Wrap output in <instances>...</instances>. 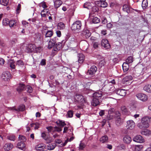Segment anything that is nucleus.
<instances>
[{"label": "nucleus", "mask_w": 151, "mask_h": 151, "mask_svg": "<svg viewBox=\"0 0 151 151\" xmlns=\"http://www.w3.org/2000/svg\"><path fill=\"white\" fill-rule=\"evenodd\" d=\"M150 119L148 117H143L141 120V122L137 124L138 127L140 129H143L148 127L149 126V123L150 122Z\"/></svg>", "instance_id": "obj_1"}, {"label": "nucleus", "mask_w": 151, "mask_h": 151, "mask_svg": "<svg viewBox=\"0 0 151 151\" xmlns=\"http://www.w3.org/2000/svg\"><path fill=\"white\" fill-rule=\"evenodd\" d=\"M81 23L80 21H76L72 25L71 29L72 31H78L81 29Z\"/></svg>", "instance_id": "obj_2"}, {"label": "nucleus", "mask_w": 151, "mask_h": 151, "mask_svg": "<svg viewBox=\"0 0 151 151\" xmlns=\"http://www.w3.org/2000/svg\"><path fill=\"white\" fill-rule=\"evenodd\" d=\"M97 69V68L96 66L94 65L92 66L90 69L88 70L87 72V74L93 77Z\"/></svg>", "instance_id": "obj_3"}, {"label": "nucleus", "mask_w": 151, "mask_h": 151, "mask_svg": "<svg viewBox=\"0 0 151 151\" xmlns=\"http://www.w3.org/2000/svg\"><path fill=\"white\" fill-rule=\"evenodd\" d=\"M80 45L81 50L83 51H86L89 45L87 42L85 40L81 42Z\"/></svg>", "instance_id": "obj_4"}, {"label": "nucleus", "mask_w": 151, "mask_h": 151, "mask_svg": "<svg viewBox=\"0 0 151 151\" xmlns=\"http://www.w3.org/2000/svg\"><path fill=\"white\" fill-rule=\"evenodd\" d=\"M11 76L10 73L9 72L6 71L3 73L1 75V78L4 81H7L9 79V78Z\"/></svg>", "instance_id": "obj_5"}, {"label": "nucleus", "mask_w": 151, "mask_h": 151, "mask_svg": "<svg viewBox=\"0 0 151 151\" xmlns=\"http://www.w3.org/2000/svg\"><path fill=\"white\" fill-rule=\"evenodd\" d=\"M91 35V33L87 29H84L82 32L81 35L84 38H88L90 37Z\"/></svg>", "instance_id": "obj_6"}, {"label": "nucleus", "mask_w": 151, "mask_h": 151, "mask_svg": "<svg viewBox=\"0 0 151 151\" xmlns=\"http://www.w3.org/2000/svg\"><path fill=\"white\" fill-rule=\"evenodd\" d=\"M136 97L138 99L143 101H145L147 100V96L144 93H140L136 94Z\"/></svg>", "instance_id": "obj_7"}, {"label": "nucleus", "mask_w": 151, "mask_h": 151, "mask_svg": "<svg viewBox=\"0 0 151 151\" xmlns=\"http://www.w3.org/2000/svg\"><path fill=\"white\" fill-rule=\"evenodd\" d=\"M135 124L134 121L132 120H129L127 122L126 128L128 129L132 130L135 127Z\"/></svg>", "instance_id": "obj_8"}, {"label": "nucleus", "mask_w": 151, "mask_h": 151, "mask_svg": "<svg viewBox=\"0 0 151 151\" xmlns=\"http://www.w3.org/2000/svg\"><path fill=\"white\" fill-rule=\"evenodd\" d=\"M104 88H103L101 90H99L94 93L93 94V97L98 99L101 98L102 95H104L106 93L105 92H103L102 91Z\"/></svg>", "instance_id": "obj_9"}, {"label": "nucleus", "mask_w": 151, "mask_h": 151, "mask_svg": "<svg viewBox=\"0 0 151 151\" xmlns=\"http://www.w3.org/2000/svg\"><path fill=\"white\" fill-rule=\"evenodd\" d=\"M76 100L78 102H81L82 103L86 102L85 99L83 98V96L80 94H76L75 96Z\"/></svg>", "instance_id": "obj_10"}, {"label": "nucleus", "mask_w": 151, "mask_h": 151, "mask_svg": "<svg viewBox=\"0 0 151 151\" xmlns=\"http://www.w3.org/2000/svg\"><path fill=\"white\" fill-rule=\"evenodd\" d=\"M35 45L33 44H29L27 47L26 51L28 53H31L34 51L35 50Z\"/></svg>", "instance_id": "obj_11"}, {"label": "nucleus", "mask_w": 151, "mask_h": 151, "mask_svg": "<svg viewBox=\"0 0 151 151\" xmlns=\"http://www.w3.org/2000/svg\"><path fill=\"white\" fill-rule=\"evenodd\" d=\"M101 44L102 47H103L106 49H108L110 47V45L109 42V41L106 39H103L101 42Z\"/></svg>", "instance_id": "obj_12"}, {"label": "nucleus", "mask_w": 151, "mask_h": 151, "mask_svg": "<svg viewBox=\"0 0 151 151\" xmlns=\"http://www.w3.org/2000/svg\"><path fill=\"white\" fill-rule=\"evenodd\" d=\"M25 106L24 105L22 104L19 105L17 108H16L15 106L10 107L11 109L14 110L16 111H23L25 109Z\"/></svg>", "instance_id": "obj_13"}, {"label": "nucleus", "mask_w": 151, "mask_h": 151, "mask_svg": "<svg viewBox=\"0 0 151 151\" xmlns=\"http://www.w3.org/2000/svg\"><path fill=\"white\" fill-rule=\"evenodd\" d=\"M46 146L43 143L39 144L35 146V149L38 151H41L45 149Z\"/></svg>", "instance_id": "obj_14"}, {"label": "nucleus", "mask_w": 151, "mask_h": 151, "mask_svg": "<svg viewBox=\"0 0 151 151\" xmlns=\"http://www.w3.org/2000/svg\"><path fill=\"white\" fill-rule=\"evenodd\" d=\"M13 147L12 144L10 142L6 143L4 146L3 148L5 150L9 151Z\"/></svg>", "instance_id": "obj_15"}, {"label": "nucleus", "mask_w": 151, "mask_h": 151, "mask_svg": "<svg viewBox=\"0 0 151 151\" xmlns=\"http://www.w3.org/2000/svg\"><path fill=\"white\" fill-rule=\"evenodd\" d=\"M25 89V86L23 83H19L17 88V91L19 93H21Z\"/></svg>", "instance_id": "obj_16"}, {"label": "nucleus", "mask_w": 151, "mask_h": 151, "mask_svg": "<svg viewBox=\"0 0 151 151\" xmlns=\"http://www.w3.org/2000/svg\"><path fill=\"white\" fill-rule=\"evenodd\" d=\"M134 142H145V139L143 137L140 135H137L133 139Z\"/></svg>", "instance_id": "obj_17"}, {"label": "nucleus", "mask_w": 151, "mask_h": 151, "mask_svg": "<svg viewBox=\"0 0 151 151\" xmlns=\"http://www.w3.org/2000/svg\"><path fill=\"white\" fill-rule=\"evenodd\" d=\"M116 93L122 96H125L126 93V91L123 89H119L115 91Z\"/></svg>", "instance_id": "obj_18"}, {"label": "nucleus", "mask_w": 151, "mask_h": 151, "mask_svg": "<svg viewBox=\"0 0 151 151\" xmlns=\"http://www.w3.org/2000/svg\"><path fill=\"white\" fill-rule=\"evenodd\" d=\"M63 45L62 42H59L56 43L55 47H53V50L55 51L60 50L62 48Z\"/></svg>", "instance_id": "obj_19"}, {"label": "nucleus", "mask_w": 151, "mask_h": 151, "mask_svg": "<svg viewBox=\"0 0 151 151\" xmlns=\"http://www.w3.org/2000/svg\"><path fill=\"white\" fill-rule=\"evenodd\" d=\"M78 61L79 63H81L84 60L85 56L82 53H79L78 54Z\"/></svg>", "instance_id": "obj_20"}, {"label": "nucleus", "mask_w": 151, "mask_h": 151, "mask_svg": "<svg viewBox=\"0 0 151 151\" xmlns=\"http://www.w3.org/2000/svg\"><path fill=\"white\" fill-rule=\"evenodd\" d=\"M17 147L20 149L23 150L25 149L26 145L24 142H18Z\"/></svg>", "instance_id": "obj_21"}, {"label": "nucleus", "mask_w": 151, "mask_h": 151, "mask_svg": "<svg viewBox=\"0 0 151 151\" xmlns=\"http://www.w3.org/2000/svg\"><path fill=\"white\" fill-rule=\"evenodd\" d=\"M96 4H97L99 6L103 8L106 7L107 6V4L105 1L96 2Z\"/></svg>", "instance_id": "obj_22"}, {"label": "nucleus", "mask_w": 151, "mask_h": 151, "mask_svg": "<svg viewBox=\"0 0 151 151\" xmlns=\"http://www.w3.org/2000/svg\"><path fill=\"white\" fill-rule=\"evenodd\" d=\"M99 101L97 98L93 97V100L91 102V105L93 106H96L99 104Z\"/></svg>", "instance_id": "obj_23"}, {"label": "nucleus", "mask_w": 151, "mask_h": 151, "mask_svg": "<svg viewBox=\"0 0 151 151\" xmlns=\"http://www.w3.org/2000/svg\"><path fill=\"white\" fill-rule=\"evenodd\" d=\"M122 66L124 72H126L129 70V66L127 63H124L122 65Z\"/></svg>", "instance_id": "obj_24"}, {"label": "nucleus", "mask_w": 151, "mask_h": 151, "mask_svg": "<svg viewBox=\"0 0 151 151\" xmlns=\"http://www.w3.org/2000/svg\"><path fill=\"white\" fill-rule=\"evenodd\" d=\"M132 78L131 76H126L123 78L122 81V82L124 83H125L132 80Z\"/></svg>", "instance_id": "obj_25"}, {"label": "nucleus", "mask_w": 151, "mask_h": 151, "mask_svg": "<svg viewBox=\"0 0 151 151\" xmlns=\"http://www.w3.org/2000/svg\"><path fill=\"white\" fill-rule=\"evenodd\" d=\"M143 90L148 93H151V85H146L143 87Z\"/></svg>", "instance_id": "obj_26"}, {"label": "nucleus", "mask_w": 151, "mask_h": 151, "mask_svg": "<svg viewBox=\"0 0 151 151\" xmlns=\"http://www.w3.org/2000/svg\"><path fill=\"white\" fill-rule=\"evenodd\" d=\"M57 145L55 143L53 144H49L47 145V149L48 150H53Z\"/></svg>", "instance_id": "obj_27"}, {"label": "nucleus", "mask_w": 151, "mask_h": 151, "mask_svg": "<svg viewBox=\"0 0 151 151\" xmlns=\"http://www.w3.org/2000/svg\"><path fill=\"white\" fill-rule=\"evenodd\" d=\"M57 27L58 29H63L65 28V25L63 23L60 22L58 23Z\"/></svg>", "instance_id": "obj_28"}, {"label": "nucleus", "mask_w": 151, "mask_h": 151, "mask_svg": "<svg viewBox=\"0 0 151 151\" xmlns=\"http://www.w3.org/2000/svg\"><path fill=\"white\" fill-rule=\"evenodd\" d=\"M62 2L60 0H56L54 2V5L55 7L58 8L62 4Z\"/></svg>", "instance_id": "obj_29"}, {"label": "nucleus", "mask_w": 151, "mask_h": 151, "mask_svg": "<svg viewBox=\"0 0 151 151\" xmlns=\"http://www.w3.org/2000/svg\"><path fill=\"white\" fill-rule=\"evenodd\" d=\"M53 34V31L52 30H48L45 34V37H50L52 36Z\"/></svg>", "instance_id": "obj_30"}, {"label": "nucleus", "mask_w": 151, "mask_h": 151, "mask_svg": "<svg viewBox=\"0 0 151 151\" xmlns=\"http://www.w3.org/2000/svg\"><path fill=\"white\" fill-rule=\"evenodd\" d=\"M115 120L116 124L118 126H120L122 124L121 117L115 119Z\"/></svg>", "instance_id": "obj_31"}, {"label": "nucleus", "mask_w": 151, "mask_h": 151, "mask_svg": "<svg viewBox=\"0 0 151 151\" xmlns=\"http://www.w3.org/2000/svg\"><path fill=\"white\" fill-rule=\"evenodd\" d=\"M148 1L147 0H143L142 1V7L143 9H145L147 7Z\"/></svg>", "instance_id": "obj_32"}, {"label": "nucleus", "mask_w": 151, "mask_h": 151, "mask_svg": "<svg viewBox=\"0 0 151 151\" xmlns=\"http://www.w3.org/2000/svg\"><path fill=\"white\" fill-rule=\"evenodd\" d=\"M141 134L145 135H147L151 134V131L149 130L145 129L143 131L141 132Z\"/></svg>", "instance_id": "obj_33"}, {"label": "nucleus", "mask_w": 151, "mask_h": 151, "mask_svg": "<svg viewBox=\"0 0 151 151\" xmlns=\"http://www.w3.org/2000/svg\"><path fill=\"white\" fill-rule=\"evenodd\" d=\"M143 148V146L142 145H136L135 146V151H140Z\"/></svg>", "instance_id": "obj_34"}, {"label": "nucleus", "mask_w": 151, "mask_h": 151, "mask_svg": "<svg viewBox=\"0 0 151 151\" xmlns=\"http://www.w3.org/2000/svg\"><path fill=\"white\" fill-rule=\"evenodd\" d=\"M123 11L127 12L128 13H129L130 12L129 8L128 6L126 4H125L123 6Z\"/></svg>", "instance_id": "obj_35"}, {"label": "nucleus", "mask_w": 151, "mask_h": 151, "mask_svg": "<svg viewBox=\"0 0 151 151\" xmlns=\"http://www.w3.org/2000/svg\"><path fill=\"white\" fill-rule=\"evenodd\" d=\"M123 140L124 142H131V137L129 135H126L123 138Z\"/></svg>", "instance_id": "obj_36"}, {"label": "nucleus", "mask_w": 151, "mask_h": 151, "mask_svg": "<svg viewBox=\"0 0 151 151\" xmlns=\"http://www.w3.org/2000/svg\"><path fill=\"white\" fill-rule=\"evenodd\" d=\"M9 0H0V3L1 4L4 6H7L9 3Z\"/></svg>", "instance_id": "obj_37"}, {"label": "nucleus", "mask_w": 151, "mask_h": 151, "mask_svg": "<svg viewBox=\"0 0 151 151\" xmlns=\"http://www.w3.org/2000/svg\"><path fill=\"white\" fill-rule=\"evenodd\" d=\"M114 119L121 117V114L119 111H115L114 112Z\"/></svg>", "instance_id": "obj_38"}, {"label": "nucleus", "mask_w": 151, "mask_h": 151, "mask_svg": "<svg viewBox=\"0 0 151 151\" xmlns=\"http://www.w3.org/2000/svg\"><path fill=\"white\" fill-rule=\"evenodd\" d=\"M19 139L21 142H26L27 140L26 138L24 136L21 135H19Z\"/></svg>", "instance_id": "obj_39"}, {"label": "nucleus", "mask_w": 151, "mask_h": 151, "mask_svg": "<svg viewBox=\"0 0 151 151\" xmlns=\"http://www.w3.org/2000/svg\"><path fill=\"white\" fill-rule=\"evenodd\" d=\"M126 63H127L128 64L131 63L133 61V58L132 56H130L126 59Z\"/></svg>", "instance_id": "obj_40"}, {"label": "nucleus", "mask_w": 151, "mask_h": 151, "mask_svg": "<svg viewBox=\"0 0 151 151\" xmlns=\"http://www.w3.org/2000/svg\"><path fill=\"white\" fill-rule=\"evenodd\" d=\"M100 22V19L99 18L97 17H95L93 18L92 20V22L93 23L97 24L98 23Z\"/></svg>", "instance_id": "obj_41"}, {"label": "nucleus", "mask_w": 151, "mask_h": 151, "mask_svg": "<svg viewBox=\"0 0 151 151\" xmlns=\"http://www.w3.org/2000/svg\"><path fill=\"white\" fill-rule=\"evenodd\" d=\"M9 23V20L7 18H5L3 19L2 22L3 25L4 26L7 25Z\"/></svg>", "instance_id": "obj_42"}, {"label": "nucleus", "mask_w": 151, "mask_h": 151, "mask_svg": "<svg viewBox=\"0 0 151 151\" xmlns=\"http://www.w3.org/2000/svg\"><path fill=\"white\" fill-rule=\"evenodd\" d=\"M114 118L113 115L112 114H109L107 115V116L106 117V119L107 120H110L113 119Z\"/></svg>", "instance_id": "obj_43"}, {"label": "nucleus", "mask_w": 151, "mask_h": 151, "mask_svg": "<svg viewBox=\"0 0 151 151\" xmlns=\"http://www.w3.org/2000/svg\"><path fill=\"white\" fill-rule=\"evenodd\" d=\"M56 143V144H58V147H63L65 146L67 142H64V143H63V142H55Z\"/></svg>", "instance_id": "obj_44"}, {"label": "nucleus", "mask_w": 151, "mask_h": 151, "mask_svg": "<svg viewBox=\"0 0 151 151\" xmlns=\"http://www.w3.org/2000/svg\"><path fill=\"white\" fill-rule=\"evenodd\" d=\"M16 22L15 20H11L10 21H9V26L10 27H13L15 24H16Z\"/></svg>", "instance_id": "obj_45"}, {"label": "nucleus", "mask_w": 151, "mask_h": 151, "mask_svg": "<svg viewBox=\"0 0 151 151\" xmlns=\"http://www.w3.org/2000/svg\"><path fill=\"white\" fill-rule=\"evenodd\" d=\"M105 63L106 62H105L104 58V59H102L100 61L99 63V66L101 67L104 66Z\"/></svg>", "instance_id": "obj_46"}, {"label": "nucleus", "mask_w": 151, "mask_h": 151, "mask_svg": "<svg viewBox=\"0 0 151 151\" xmlns=\"http://www.w3.org/2000/svg\"><path fill=\"white\" fill-rule=\"evenodd\" d=\"M25 88L27 89V91L29 93H32V92L33 90L32 87L29 86H27L25 87Z\"/></svg>", "instance_id": "obj_47"}, {"label": "nucleus", "mask_w": 151, "mask_h": 151, "mask_svg": "<svg viewBox=\"0 0 151 151\" xmlns=\"http://www.w3.org/2000/svg\"><path fill=\"white\" fill-rule=\"evenodd\" d=\"M91 4L89 3H86L83 5V7L88 9H90L91 8V6L90 5Z\"/></svg>", "instance_id": "obj_48"}, {"label": "nucleus", "mask_w": 151, "mask_h": 151, "mask_svg": "<svg viewBox=\"0 0 151 151\" xmlns=\"http://www.w3.org/2000/svg\"><path fill=\"white\" fill-rule=\"evenodd\" d=\"M108 139L107 136H104L102 137L100 139V142H106Z\"/></svg>", "instance_id": "obj_49"}, {"label": "nucleus", "mask_w": 151, "mask_h": 151, "mask_svg": "<svg viewBox=\"0 0 151 151\" xmlns=\"http://www.w3.org/2000/svg\"><path fill=\"white\" fill-rule=\"evenodd\" d=\"M55 45L50 40L48 42V49H50L54 46H55Z\"/></svg>", "instance_id": "obj_50"}, {"label": "nucleus", "mask_w": 151, "mask_h": 151, "mask_svg": "<svg viewBox=\"0 0 151 151\" xmlns=\"http://www.w3.org/2000/svg\"><path fill=\"white\" fill-rule=\"evenodd\" d=\"M134 32V31L132 30H130L129 31L128 34L127 35V40L128 39H130L132 37L131 35H132V33Z\"/></svg>", "instance_id": "obj_51"}, {"label": "nucleus", "mask_w": 151, "mask_h": 151, "mask_svg": "<svg viewBox=\"0 0 151 151\" xmlns=\"http://www.w3.org/2000/svg\"><path fill=\"white\" fill-rule=\"evenodd\" d=\"M15 136L14 135L9 136L7 137V138L8 139L13 141L15 140Z\"/></svg>", "instance_id": "obj_52"}, {"label": "nucleus", "mask_w": 151, "mask_h": 151, "mask_svg": "<svg viewBox=\"0 0 151 151\" xmlns=\"http://www.w3.org/2000/svg\"><path fill=\"white\" fill-rule=\"evenodd\" d=\"M68 115V117H72L73 116V112L72 110H69L68 111L67 113Z\"/></svg>", "instance_id": "obj_53"}, {"label": "nucleus", "mask_w": 151, "mask_h": 151, "mask_svg": "<svg viewBox=\"0 0 151 151\" xmlns=\"http://www.w3.org/2000/svg\"><path fill=\"white\" fill-rule=\"evenodd\" d=\"M98 7L96 6H93L92 8V10L93 12H97L98 11Z\"/></svg>", "instance_id": "obj_54"}, {"label": "nucleus", "mask_w": 151, "mask_h": 151, "mask_svg": "<svg viewBox=\"0 0 151 151\" xmlns=\"http://www.w3.org/2000/svg\"><path fill=\"white\" fill-rule=\"evenodd\" d=\"M35 49L34 51V52H40L41 49V47H36V46L35 45Z\"/></svg>", "instance_id": "obj_55"}, {"label": "nucleus", "mask_w": 151, "mask_h": 151, "mask_svg": "<svg viewBox=\"0 0 151 151\" xmlns=\"http://www.w3.org/2000/svg\"><path fill=\"white\" fill-rule=\"evenodd\" d=\"M46 64V60L45 59H42L41 60L40 65H41L45 66Z\"/></svg>", "instance_id": "obj_56"}, {"label": "nucleus", "mask_w": 151, "mask_h": 151, "mask_svg": "<svg viewBox=\"0 0 151 151\" xmlns=\"http://www.w3.org/2000/svg\"><path fill=\"white\" fill-rule=\"evenodd\" d=\"M54 128L55 129L54 130V131H55L60 132L62 130L61 127H59L55 126V127H54Z\"/></svg>", "instance_id": "obj_57"}, {"label": "nucleus", "mask_w": 151, "mask_h": 151, "mask_svg": "<svg viewBox=\"0 0 151 151\" xmlns=\"http://www.w3.org/2000/svg\"><path fill=\"white\" fill-rule=\"evenodd\" d=\"M86 145L85 144L83 143V142H81L80 145V148L81 149H83L85 147Z\"/></svg>", "instance_id": "obj_58"}, {"label": "nucleus", "mask_w": 151, "mask_h": 151, "mask_svg": "<svg viewBox=\"0 0 151 151\" xmlns=\"http://www.w3.org/2000/svg\"><path fill=\"white\" fill-rule=\"evenodd\" d=\"M59 123H60V126H61L62 127H64L66 124L64 122H62L61 120L59 121Z\"/></svg>", "instance_id": "obj_59"}, {"label": "nucleus", "mask_w": 151, "mask_h": 151, "mask_svg": "<svg viewBox=\"0 0 151 151\" xmlns=\"http://www.w3.org/2000/svg\"><path fill=\"white\" fill-rule=\"evenodd\" d=\"M24 64L23 62L21 60H18L17 61L16 63V65H18V66Z\"/></svg>", "instance_id": "obj_60"}, {"label": "nucleus", "mask_w": 151, "mask_h": 151, "mask_svg": "<svg viewBox=\"0 0 151 151\" xmlns=\"http://www.w3.org/2000/svg\"><path fill=\"white\" fill-rule=\"evenodd\" d=\"M117 147L118 149L122 150L124 149L125 148V146L124 145L122 144L118 146Z\"/></svg>", "instance_id": "obj_61"}, {"label": "nucleus", "mask_w": 151, "mask_h": 151, "mask_svg": "<svg viewBox=\"0 0 151 151\" xmlns=\"http://www.w3.org/2000/svg\"><path fill=\"white\" fill-rule=\"evenodd\" d=\"M128 129L127 128H123L122 130V132L124 134H128Z\"/></svg>", "instance_id": "obj_62"}, {"label": "nucleus", "mask_w": 151, "mask_h": 151, "mask_svg": "<svg viewBox=\"0 0 151 151\" xmlns=\"http://www.w3.org/2000/svg\"><path fill=\"white\" fill-rule=\"evenodd\" d=\"M102 23L103 24H105L107 23V21L106 18L105 17H103L102 18Z\"/></svg>", "instance_id": "obj_63"}, {"label": "nucleus", "mask_w": 151, "mask_h": 151, "mask_svg": "<svg viewBox=\"0 0 151 151\" xmlns=\"http://www.w3.org/2000/svg\"><path fill=\"white\" fill-rule=\"evenodd\" d=\"M115 111L114 109L113 108H110L109 110H108V113L109 114H111L113 113Z\"/></svg>", "instance_id": "obj_64"}]
</instances>
